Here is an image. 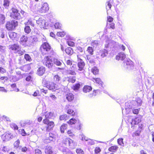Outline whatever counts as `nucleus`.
<instances>
[{
    "label": "nucleus",
    "mask_w": 154,
    "mask_h": 154,
    "mask_svg": "<svg viewBox=\"0 0 154 154\" xmlns=\"http://www.w3.org/2000/svg\"><path fill=\"white\" fill-rule=\"evenodd\" d=\"M73 141L69 138H66L63 140L60 145V149L63 152H66L69 146H71L73 145Z\"/></svg>",
    "instance_id": "f257e3e1"
},
{
    "label": "nucleus",
    "mask_w": 154,
    "mask_h": 154,
    "mask_svg": "<svg viewBox=\"0 0 154 154\" xmlns=\"http://www.w3.org/2000/svg\"><path fill=\"white\" fill-rule=\"evenodd\" d=\"M40 50L42 54L44 55L48 54L50 51V53L53 54L54 53V51L51 50V47L50 45L47 42H44L41 45L40 47Z\"/></svg>",
    "instance_id": "f03ea898"
},
{
    "label": "nucleus",
    "mask_w": 154,
    "mask_h": 154,
    "mask_svg": "<svg viewBox=\"0 0 154 154\" xmlns=\"http://www.w3.org/2000/svg\"><path fill=\"white\" fill-rule=\"evenodd\" d=\"M18 24V21L12 20L7 21L5 25V27L8 31H12L15 29Z\"/></svg>",
    "instance_id": "7ed1b4c3"
},
{
    "label": "nucleus",
    "mask_w": 154,
    "mask_h": 154,
    "mask_svg": "<svg viewBox=\"0 0 154 154\" xmlns=\"http://www.w3.org/2000/svg\"><path fill=\"white\" fill-rule=\"evenodd\" d=\"M42 84L44 85L50 90H56L58 89L57 88V85L54 82L48 81L46 79H44L43 80Z\"/></svg>",
    "instance_id": "20e7f679"
},
{
    "label": "nucleus",
    "mask_w": 154,
    "mask_h": 154,
    "mask_svg": "<svg viewBox=\"0 0 154 154\" xmlns=\"http://www.w3.org/2000/svg\"><path fill=\"white\" fill-rule=\"evenodd\" d=\"M42 122L45 126L42 129V130H45L47 132H49L52 131L55 126L54 122L52 121Z\"/></svg>",
    "instance_id": "39448f33"
},
{
    "label": "nucleus",
    "mask_w": 154,
    "mask_h": 154,
    "mask_svg": "<svg viewBox=\"0 0 154 154\" xmlns=\"http://www.w3.org/2000/svg\"><path fill=\"white\" fill-rule=\"evenodd\" d=\"M11 12L10 13V16L11 18L15 20H20L22 18L19 10L16 8H12L11 9Z\"/></svg>",
    "instance_id": "423d86ee"
},
{
    "label": "nucleus",
    "mask_w": 154,
    "mask_h": 154,
    "mask_svg": "<svg viewBox=\"0 0 154 154\" xmlns=\"http://www.w3.org/2000/svg\"><path fill=\"white\" fill-rule=\"evenodd\" d=\"M42 62L44 65L48 68H51L53 65L52 59L49 56H45L42 60Z\"/></svg>",
    "instance_id": "0eeeda50"
},
{
    "label": "nucleus",
    "mask_w": 154,
    "mask_h": 154,
    "mask_svg": "<svg viewBox=\"0 0 154 154\" xmlns=\"http://www.w3.org/2000/svg\"><path fill=\"white\" fill-rule=\"evenodd\" d=\"M36 23L38 26L41 29H46L47 26V22L45 20L42 18H39L36 21Z\"/></svg>",
    "instance_id": "6e6552de"
},
{
    "label": "nucleus",
    "mask_w": 154,
    "mask_h": 154,
    "mask_svg": "<svg viewBox=\"0 0 154 154\" xmlns=\"http://www.w3.org/2000/svg\"><path fill=\"white\" fill-rule=\"evenodd\" d=\"M141 118L140 117H136L132 120L131 122V128L133 130L136 129V128L138 124L141 122Z\"/></svg>",
    "instance_id": "1a4fd4ad"
},
{
    "label": "nucleus",
    "mask_w": 154,
    "mask_h": 154,
    "mask_svg": "<svg viewBox=\"0 0 154 154\" xmlns=\"http://www.w3.org/2000/svg\"><path fill=\"white\" fill-rule=\"evenodd\" d=\"M49 9L48 5L47 3H44L42 7L39 10V11L42 13H44L47 12Z\"/></svg>",
    "instance_id": "9d476101"
},
{
    "label": "nucleus",
    "mask_w": 154,
    "mask_h": 154,
    "mask_svg": "<svg viewBox=\"0 0 154 154\" xmlns=\"http://www.w3.org/2000/svg\"><path fill=\"white\" fill-rule=\"evenodd\" d=\"M28 40V37L25 35H23L20 38L19 43L22 46L25 47L26 46V43Z\"/></svg>",
    "instance_id": "9b49d317"
},
{
    "label": "nucleus",
    "mask_w": 154,
    "mask_h": 154,
    "mask_svg": "<svg viewBox=\"0 0 154 154\" xmlns=\"http://www.w3.org/2000/svg\"><path fill=\"white\" fill-rule=\"evenodd\" d=\"M78 58L80 60L77 64L78 67V70L81 71L84 69V68L85 66V63L83 60L80 58H79L78 55H77Z\"/></svg>",
    "instance_id": "f8f14e48"
},
{
    "label": "nucleus",
    "mask_w": 154,
    "mask_h": 154,
    "mask_svg": "<svg viewBox=\"0 0 154 154\" xmlns=\"http://www.w3.org/2000/svg\"><path fill=\"white\" fill-rule=\"evenodd\" d=\"M9 49L11 51H14L15 53L20 48V45L17 44H14L9 45Z\"/></svg>",
    "instance_id": "ddd939ff"
},
{
    "label": "nucleus",
    "mask_w": 154,
    "mask_h": 154,
    "mask_svg": "<svg viewBox=\"0 0 154 154\" xmlns=\"http://www.w3.org/2000/svg\"><path fill=\"white\" fill-rule=\"evenodd\" d=\"M45 118L43 120L42 122L50 121L49 119H51L53 116V114L51 112H46L45 113Z\"/></svg>",
    "instance_id": "4468645a"
},
{
    "label": "nucleus",
    "mask_w": 154,
    "mask_h": 154,
    "mask_svg": "<svg viewBox=\"0 0 154 154\" xmlns=\"http://www.w3.org/2000/svg\"><path fill=\"white\" fill-rule=\"evenodd\" d=\"M98 54L101 57H104L107 55L108 51L106 49H102L99 51L98 52Z\"/></svg>",
    "instance_id": "2eb2a0df"
},
{
    "label": "nucleus",
    "mask_w": 154,
    "mask_h": 154,
    "mask_svg": "<svg viewBox=\"0 0 154 154\" xmlns=\"http://www.w3.org/2000/svg\"><path fill=\"white\" fill-rule=\"evenodd\" d=\"M66 97L69 102L72 101L74 99V97L73 94L71 93H68L66 95Z\"/></svg>",
    "instance_id": "dca6fc26"
},
{
    "label": "nucleus",
    "mask_w": 154,
    "mask_h": 154,
    "mask_svg": "<svg viewBox=\"0 0 154 154\" xmlns=\"http://www.w3.org/2000/svg\"><path fill=\"white\" fill-rule=\"evenodd\" d=\"M45 67L43 66H40L37 71V74L39 76H42L45 73Z\"/></svg>",
    "instance_id": "f3484780"
},
{
    "label": "nucleus",
    "mask_w": 154,
    "mask_h": 154,
    "mask_svg": "<svg viewBox=\"0 0 154 154\" xmlns=\"http://www.w3.org/2000/svg\"><path fill=\"white\" fill-rule=\"evenodd\" d=\"M125 65L128 66V67L131 68V69H133L134 67L133 62L130 60H127L124 62Z\"/></svg>",
    "instance_id": "a211bd4d"
},
{
    "label": "nucleus",
    "mask_w": 154,
    "mask_h": 154,
    "mask_svg": "<svg viewBox=\"0 0 154 154\" xmlns=\"http://www.w3.org/2000/svg\"><path fill=\"white\" fill-rule=\"evenodd\" d=\"M92 89L91 86L85 85L83 87L82 91L85 93H88L91 91Z\"/></svg>",
    "instance_id": "6ab92c4d"
},
{
    "label": "nucleus",
    "mask_w": 154,
    "mask_h": 154,
    "mask_svg": "<svg viewBox=\"0 0 154 154\" xmlns=\"http://www.w3.org/2000/svg\"><path fill=\"white\" fill-rule=\"evenodd\" d=\"M126 57V55L125 54L120 53L116 57V60H123Z\"/></svg>",
    "instance_id": "aec40b11"
},
{
    "label": "nucleus",
    "mask_w": 154,
    "mask_h": 154,
    "mask_svg": "<svg viewBox=\"0 0 154 154\" xmlns=\"http://www.w3.org/2000/svg\"><path fill=\"white\" fill-rule=\"evenodd\" d=\"M133 102L135 104L134 106H141L142 102V100L139 97L137 98L135 100H133Z\"/></svg>",
    "instance_id": "412c9836"
},
{
    "label": "nucleus",
    "mask_w": 154,
    "mask_h": 154,
    "mask_svg": "<svg viewBox=\"0 0 154 154\" xmlns=\"http://www.w3.org/2000/svg\"><path fill=\"white\" fill-rule=\"evenodd\" d=\"M45 152L46 154H52L53 151L52 147L50 146H46L45 150Z\"/></svg>",
    "instance_id": "4be33fe9"
},
{
    "label": "nucleus",
    "mask_w": 154,
    "mask_h": 154,
    "mask_svg": "<svg viewBox=\"0 0 154 154\" xmlns=\"http://www.w3.org/2000/svg\"><path fill=\"white\" fill-rule=\"evenodd\" d=\"M25 52L26 51L25 50L21 49L20 48L16 51L15 54H17L18 56H20L23 55Z\"/></svg>",
    "instance_id": "5701e85b"
},
{
    "label": "nucleus",
    "mask_w": 154,
    "mask_h": 154,
    "mask_svg": "<svg viewBox=\"0 0 154 154\" xmlns=\"http://www.w3.org/2000/svg\"><path fill=\"white\" fill-rule=\"evenodd\" d=\"M118 147L117 145H114L109 147L108 150L110 152H114L118 150Z\"/></svg>",
    "instance_id": "b1692460"
},
{
    "label": "nucleus",
    "mask_w": 154,
    "mask_h": 154,
    "mask_svg": "<svg viewBox=\"0 0 154 154\" xmlns=\"http://www.w3.org/2000/svg\"><path fill=\"white\" fill-rule=\"evenodd\" d=\"M49 137L50 139L47 138L45 140V142L47 143H50L51 141L52 140L53 138L55 137V134L52 133H49Z\"/></svg>",
    "instance_id": "393cba45"
},
{
    "label": "nucleus",
    "mask_w": 154,
    "mask_h": 154,
    "mask_svg": "<svg viewBox=\"0 0 154 154\" xmlns=\"http://www.w3.org/2000/svg\"><path fill=\"white\" fill-rule=\"evenodd\" d=\"M99 92L100 91L99 90H94L92 93L89 95V96L91 98L97 95Z\"/></svg>",
    "instance_id": "a878e982"
},
{
    "label": "nucleus",
    "mask_w": 154,
    "mask_h": 154,
    "mask_svg": "<svg viewBox=\"0 0 154 154\" xmlns=\"http://www.w3.org/2000/svg\"><path fill=\"white\" fill-rule=\"evenodd\" d=\"M92 81L94 82V83H96L98 84L99 85H102L103 84V82L101 81V79L100 78H92Z\"/></svg>",
    "instance_id": "bb28decb"
},
{
    "label": "nucleus",
    "mask_w": 154,
    "mask_h": 154,
    "mask_svg": "<svg viewBox=\"0 0 154 154\" xmlns=\"http://www.w3.org/2000/svg\"><path fill=\"white\" fill-rule=\"evenodd\" d=\"M67 125L66 124H63L60 127V130L62 133H64L65 130L67 128Z\"/></svg>",
    "instance_id": "cd10ccee"
},
{
    "label": "nucleus",
    "mask_w": 154,
    "mask_h": 154,
    "mask_svg": "<svg viewBox=\"0 0 154 154\" xmlns=\"http://www.w3.org/2000/svg\"><path fill=\"white\" fill-rule=\"evenodd\" d=\"M69 119V116L66 114L61 115L60 116V119L61 121H66Z\"/></svg>",
    "instance_id": "c85d7f7f"
},
{
    "label": "nucleus",
    "mask_w": 154,
    "mask_h": 154,
    "mask_svg": "<svg viewBox=\"0 0 154 154\" xmlns=\"http://www.w3.org/2000/svg\"><path fill=\"white\" fill-rule=\"evenodd\" d=\"M10 4V0H4L3 2V5L5 9H8Z\"/></svg>",
    "instance_id": "c756f323"
},
{
    "label": "nucleus",
    "mask_w": 154,
    "mask_h": 154,
    "mask_svg": "<svg viewBox=\"0 0 154 154\" xmlns=\"http://www.w3.org/2000/svg\"><path fill=\"white\" fill-rule=\"evenodd\" d=\"M81 86L79 83H77L73 85L72 87V89L74 91H77L79 89Z\"/></svg>",
    "instance_id": "7c9ffc66"
},
{
    "label": "nucleus",
    "mask_w": 154,
    "mask_h": 154,
    "mask_svg": "<svg viewBox=\"0 0 154 154\" xmlns=\"http://www.w3.org/2000/svg\"><path fill=\"white\" fill-rule=\"evenodd\" d=\"M91 71L94 75H97L99 74V70L96 66H94L91 69Z\"/></svg>",
    "instance_id": "2f4dec72"
},
{
    "label": "nucleus",
    "mask_w": 154,
    "mask_h": 154,
    "mask_svg": "<svg viewBox=\"0 0 154 154\" xmlns=\"http://www.w3.org/2000/svg\"><path fill=\"white\" fill-rule=\"evenodd\" d=\"M65 51L67 54L70 55H71L72 54L73 52V51L72 49L71 48L69 47L66 48L65 50Z\"/></svg>",
    "instance_id": "473e14b6"
},
{
    "label": "nucleus",
    "mask_w": 154,
    "mask_h": 154,
    "mask_svg": "<svg viewBox=\"0 0 154 154\" xmlns=\"http://www.w3.org/2000/svg\"><path fill=\"white\" fill-rule=\"evenodd\" d=\"M68 81L69 82L73 83L75 82L76 80V77L75 76H69L68 77Z\"/></svg>",
    "instance_id": "72a5a7b5"
},
{
    "label": "nucleus",
    "mask_w": 154,
    "mask_h": 154,
    "mask_svg": "<svg viewBox=\"0 0 154 154\" xmlns=\"http://www.w3.org/2000/svg\"><path fill=\"white\" fill-rule=\"evenodd\" d=\"M61 78L58 75H55L53 78L54 81L55 83H57L61 80Z\"/></svg>",
    "instance_id": "f704fd0d"
},
{
    "label": "nucleus",
    "mask_w": 154,
    "mask_h": 154,
    "mask_svg": "<svg viewBox=\"0 0 154 154\" xmlns=\"http://www.w3.org/2000/svg\"><path fill=\"white\" fill-rule=\"evenodd\" d=\"M77 122V120L74 118H72L67 122V123L69 125H72L75 124Z\"/></svg>",
    "instance_id": "c9c22d12"
},
{
    "label": "nucleus",
    "mask_w": 154,
    "mask_h": 154,
    "mask_svg": "<svg viewBox=\"0 0 154 154\" xmlns=\"http://www.w3.org/2000/svg\"><path fill=\"white\" fill-rule=\"evenodd\" d=\"M24 58L26 61L30 62L32 60V59L30 56L27 54H24Z\"/></svg>",
    "instance_id": "e433bc0d"
},
{
    "label": "nucleus",
    "mask_w": 154,
    "mask_h": 154,
    "mask_svg": "<svg viewBox=\"0 0 154 154\" xmlns=\"http://www.w3.org/2000/svg\"><path fill=\"white\" fill-rule=\"evenodd\" d=\"M101 149L98 146L96 147L94 149V154H100Z\"/></svg>",
    "instance_id": "4c0bfd02"
},
{
    "label": "nucleus",
    "mask_w": 154,
    "mask_h": 154,
    "mask_svg": "<svg viewBox=\"0 0 154 154\" xmlns=\"http://www.w3.org/2000/svg\"><path fill=\"white\" fill-rule=\"evenodd\" d=\"M66 35V32L64 31L58 32H57L56 35L58 37H63Z\"/></svg>",
    "instance_id": "58836bf2"
},
{
    "label": "nucleus",
    "mask_w": 154,
    "mask_h": 154,
    "mask_svg": "<svg viewBox=\"0 0 154 154\" xmlns=\"http://www.w3.org/2000/svg\"><path fill=\"white\" fill-rule=\"evenodd\" d=\"M20 141L19 139L17 140L14 143V147L15 149H17L20 147Z\"/></svg>",
    "instance_id": "ea45409f"
},
{
    "label": "nucleus",
    "mask_w": 154,
    "mask_h": 154,
    "mask_svg": "<svg viewBox=\"0 0 154 154\" xmlns=\"http://www.w3.org/2000/svg\"><path fill=\"white\" fill-rule=\"evenodd\" d=\"M9 37L11 39L13 40L16 38L17 33L14 32H10L9 33Z\"/></svg>",
    "instance_id": "a19ab883"
},
{
    "label": "nucleus",
    "mask_w": 154,
    "mask_h": 154,
    "mask_svg": "<svg viewBox=\"0 0 154 154\" xmlns=\"http://www.w3.org/2000/svg\"><path fill=\"white\" fill-rule=\"evenodd\" d=\"M24 31L25 33L29 34L31 31V29L29 26H26L24 28Z\"/></svg>",
    "instance_id": "79ce46f5"
},
{
    "label": "nucleus",
    "mask_w": 154,
    "mask_h": 154,
    "mask_svg": "<svg viewBox=\"0 0 154 154\" xmlns=\"http://www.w3.org/2000/svg\"><path fill=\"white\" fill-rule=\"evenodd\" d=\"M87 51L90 54L93 55V54L94 50L91 47H88L87 48Z\"/></svg>",
    "instance_id": "37998d69"
},
{
    "label": "nucleus",
    "mask_w": 154,
    "mask_h": 154,
    "mask_svg": "<svg viewBox=\"0 0 154 154\" xmlns=\"http://www.w3.org/2000/svg\"><path fill=\"white\" fill-rule=\"evenodd\" d=\"M75 51L78 53H79L83 52V49L80 46H78L76 47Z\"/></svg>",
    "instance_id": "c03bdc74"
},
{
    "label": "nucleus",
    "mask_w": 154,
    "mask_h": 154,
    "mask_svg": "<svg viewBox=\"0 0 154 154\" xmlns=\"http://www.w3.org/2000/svg\"><path fill=\"white\" fill-rule=\"evenodd\" d=\"M106 8L107 10L110 9L112 7V5L110 1L107 2L106 5Z\"/></svg>",
    "instance_id": "a18cd8bd"
},
{
    "label": "nucleus",
    "mask_w": 154,
    "mask_h": 154,
    "mask_svg": "<svg viewBox=\"0 0 154 154\" xmlns=\"http://www.w3.org/2000/svg\"><path fill=\"white\" fill-rule=\"evenodd\" d=\"M27 23L28 24L30 25L33 27L34 26L35 24L34 22L32 20L31 18L29 19L28 20Z\"/></svg>",
    "instance_id": "49530a36"
},
{
    "label": "nucleus",
    "mask_w": 154,
    "mask_h": 154,
    "mask_svg": "<svg viewBox=\"0 0 154 154\" xmlns=\"http://www.w3.org/2000/svg\"><path fill=\"white\" fill-rule=\"evenodd\" d=\"M67 113L71 116H74L75 115V113L74 111L71 109H69L67 111Z\"/></svg>",
    "instance_id": "de8ad7c7"
},
{
    "label": "nucleus",
    "mask_w": 154,
    "mask_h": 154,
    "mask_svg": "<svg viewBox=\"0 0 154 154\" xmlns=\"http://www.w3.org/2000/svg\"><path fill=\"white\" fill-rule=\"evenodd\" d=\"M141 131H140L137 130L132 134L133 137L138 136H140Z\"/></svg>",
    "instance_id": "09e8293b"
},
{
    "label": "nucleus",
    "mask_w": 154,
    "mask_h": 154,
    "mask_svg": "<svg viewBox=\"0 0 154 154\" xmlns=\"http://www.w3.org/2000/svg\"><path fill=\"white\" fill-rule=\"evenodd\" d=\"M11 135L10 134L8 133L6 134L4 136V137L5 138L4 140L8 141L11 138Z\"/></svg>",
    "instance_id": "8fccbe9b"
},
{
    "label": "nucleus",
    "mask_w": 154,
    "mask_h": 154,
    "mask_svg": "<svg viewBox=\"0 0 154 154\" xmlns=\"http://www.w3.org/2000/svg\"><path fill=\"white\" fill-rule=\"evenodd\" d=\"M95 144V142L94 140L90 139L87 141V144L89 145H92Z\"/></svg>",
    "instance_id": "3c124183"
},
{
    "label": "nucleus",
    "mask_w": 154,
    "mask_h": 154,
    "mask_svg": "<svg viewBox=\"0 0 154 154\" xmlns=\"http://www.w3.org/2000/svg\"><path fill=\"white\" fill-rule=\"evenodd\" d=\"M66 43L68 45L70 46L73 47L75 45L74 42L71 40H68L67 41Z\"/></svg>",
    "instance_id": "603ef678"
},
{
    "label": "nucleus",
    "mask_w": 154,
    "mask_h": 154,
    "mask_svg": "<svg viewBox=\"0 0 154 154\" xmlns=\"http://www.w3.org/2000/svg\"><path fill=\"white\" fill-rule=\"evenodd\" d=\"M76 152L77 154H85L83 150L80 148L76 149Z\"/></svg>",
    "instance_id": "864d4df0"
},
{
    "label": "nucleus",
    "mask_w": 154,
    "mask_h": 154,
    "mask_svg": "<svg viewBox=\"0 0 154 154\" xmlns=\"http://www.w3.org/2000/svg\"><path fill=\"white\" fill-rule=\"evenodd\" d=\"M67 73L68 75H74L76 74L75 71L73 70H69L67 71Z\"/></svg>",
    "instance_id": "5fc2aeb1"
},
{
    "label": "nucleus",
    "mask_w": 154,
    "mask_h": 154,
    "mask_svg": "<svg viewBox=\"0 0 154 154\" xmlns=\"http://www.w3.org/2000/svg\"><path fill=\"white\" fill-rule=\"evenodd\" d=\"M5 20V16L4 14H0V22H2V23H3L4 22Z\"/></svg>",
    "instance_id": "6e6d98bb"
},
{
    "label": "nucleus",
    "mask_w": 154,
    "mask_h": 154,
    "mask_svg": "<svg viewBox=\"0 0 154 154\" xmlns=\"http://www.w3.org/2000/svg\"><path fill=\"white\" fill-rule=\"evenodd\" d=\"M55 29H60L61 28L60 24L59 23H56L54 25Z\"/></svg>",
    "instance_id": "4d7b16f0"
},
{
    "label": "nucleus",
    "mask_w": 154,
    "mask_h": 154,
    "mask_svg": "<svg viewBox=\"0 0 154 154\" xmlns=\"http://www.w3.org/2000/svg\"><path fill=\"white\" fill-rule=\"evenodd\" d=\"M123 139L122 138H119L117 140L118 143L120 145L122 146L124 143H123Z\"/></svg>",
    "instance_id": "13d9d810"
},
{
    "label": "nucleus",
    "mask_w": 154,
    "mask_h": 154,
    "mask_svg": "<svg viewBox=\"0 0 154 154\" xmlns=\"http://www.w3.org/2000/svg\"><path fill=\"white\" fill-rule=\"evenodd\" d=\"M54 63L57 66H60L62 64L61 62L57 59L55 60L54 62Z\"/></svg>",
    "instance_id": "bf43d9fd"
},
{
    "label": "nucleus",
    "mask_w": 154,
    "mask_h": 154,
    "mask_svg": "<svg viewBox=\"0 0 154 154\" xmlns=\"http://www.w3.org/2000/svg\"><path fill=\"white\" fill-rule=\"evenodd\" d=\"M140 109H134L132 110V112L134 114H138L139 113Z\"/></svg>",
    "instance_id": "052dcab7"
},
{
    "label": "nucleus",
    "mask_w": 154,
    "mask_h": 154,
    "mask_svg": "<svg viewBox=\"0 0 154 154\" xmlns=\"http://www.w3.org/2000/svg\"><path fill=\"white\" fill-rule=\"evenodd\" d=\"M11 127L13 128L14 130H18V126L15 124H12L11 125Z\"/></svg>",
    "instance_id": "680f3d73"
},
{
    "label": "nucleus",
    "mask_w": 154,
    "mask_h": 154,
    "mask_svg": "<svg viewBox=\"0 0 154 154\" xmlns=\"http://www.w3.org/2000/svg\"><path fill=\"white\" fill-rule=\"evenodd\" d=\"M67 133L70 136H74V135L71 130H69L67 131Z\"/></svg>",
    "instance_id": "e2e57ef3"
},
{
    "label": "nucleus",
    "mask_w": 154,
    "mask_h": 154,
    "mask_svg": "<svg viewBox=\"0 0 154 154\" xmlns=\"http://www.w3.org/2000/svg\"><path fill=\"white\" fill-rule=\"evenodd\" d=\"M113 18L110 16H108L107 17V22L109 23H112L113 22Z\"/></svg>",
    "instance_id": "0e129e2a"
},
{
    "label": "nucleus",
    "mask_w": 154,
    "mask_h": 154,
    "mask_svg": "<svg viewBox=\"0 0 154 154\" xmlns=\"http://www.w3.org/2000/svg\"><path fill=\"white\" fill-rule=\"evenodd\" d=\"M20 134L21 135L23 136H26V133L24 130V129H20Z\"/></svg>",
    "instance_id": "69168bd1"
},
{
    "label": "nucleus",
    "mask_w": 154,
    "mask_h": 154,
    "mask_svg": "<svg viewBox=\"0 0 154 154\" xmlns=\"http://www.w3.org/2000/svg\"><path fill=\"white\" fill-rule=\"evenodd\" d=\"M42 152L41 150L38 149H36L35 150V154H42Z\"/></svg>",
    "instance_id": "338daca9"
},
{
    "label": "nucleus",
    "mask_w": 154,
    "mask_h": 154,
    "mask_svg": "<svg viewBox=\"0 0 154 154\" xmlns=\"http://www.w3.org/2000/svg\"><path fill=\"white\" fill-rule=\"evenodd\" d=\"M66 64L68 65L71 66L72 64V61L70 60H67L66 62Z\"/></svg>",
    "instance_id": "774afa93"
}]
</instances>
